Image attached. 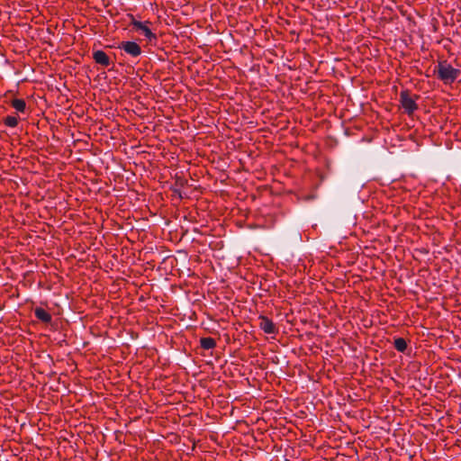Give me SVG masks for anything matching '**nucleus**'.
Instances as JSON below:
<instances>
[{"mask_svg":"<svg viewBox=\"0 0 461 461\" xmlns=\"http://www.w3.org/2000/svg\"><path fill=\"white\" fill-rule=\"evenodd\" d=\"M438 75L442 80L450 83L457 77L458 70L455 69L447 63H441L438 66Z\"/></svg>","mask_w":461,"mask_h":461,"instance_id":"1","label":"nucleus"},{"mask_svg":"<svg viewBox=\"0 0 461 461\" xmlns=\"http://www.w3.org/2000/svg\"><path fill=\"white\" fill-rule=\"evenodd\" d=\"M401 102L402 107L410 113L416 109V104L413 98L410 96L407 93H402Z\"/></svg>","mask_w":461,"mask_h":461,"instance_id":"2","label":"nucleus"},{"mask_svg":"<svg viewBox=\"0 0 461 461\" xmlns=\"http://www.w3.org/2000/svg\"><path fill=\"white\" fill-rule=\"evenodd\" d=\"M122 49L132 56H138L140 53V48L135 42L127 41L122 43Z\"/></svg>","mask_w":461,"mask_h":461,"instance_id":"3","label":"nucleus"},{"mask_svg":"<svg viewBox=\"0 0 461 461\" xmlns=\"http://www.w3.org/2000/svg\"><path fill=\"white\" fill-rule=\"evenodd\" d=\"M259 326L267 333H273L275 330L273 322L265 317L260 319Z\"/></svg>","mask_w":461,"mask_h":461,"instance_id":"4","label":"nucleus"},{"mask_svg":"<svg viewBox=\"0 0 461 461\" xmlns=\"http://www.w3.org/2000/svg\"><path fill=\"white\" fill-rule=\"evenodd\" d=\"M94 59L95 60L101 64V65H104V66H107L109 64V58L107 57V55L102 51V50H97L94 53Z\"/></svg>","mask_w":461,"mask_h":461,"instance_id":"5","label":"nucleus"},{"mask_svg":"<svg viewBox=\"0 0 461 461\" xmlns=\"http://www.w3.org/2000/svg\"><path fill=\"white\" fill-rule=\"evenodd\" d=\"M134 26L141 34H143L148 39L153 38V33L146 25L140 23H135Z\"/></svg>","mask_w":461,"mask_h":461,"instance_id":"6","label":"nucleus"},{"mask_svg":"<svg viewBox=\"0 0 461 461\" xmlns=\"http://www.w3.org/2000/svg\"><path fill=\"white\" fill-rule=\"evenodd\" d=\"M35 315L37 316L38 319L41 320L42 321L48 322L50 321V315L41 308L35 309Z\"/></svg>","mask_w":461,"mask_h":461,"instance_id":"7","label":"nucleus"},{"mask_svg":"<svg viewBox=\"0 0 461 461\" xmlns=\"http://www.w3.org/2000/svg\"><path fill=\"white\" fill-rule=\"evenodd\" d=\"M201 345L205 349H211L215 346V341L211 338H203L201 339Z\"/></svg>","mask_w":461,"mask_h":461,"instance_id":"8","label":"nucleus"},{"mask_svg":"<svg viewBox=\"0 0 461 461\" xmlns=\"http://www.w3.org/2000/svg\"><path fill=\"white\" fill-rule=\"evenodd\" d=\"M12 104L14 108L19 112H23L25 108V102L22 99H15Z\"/></svg>","mask_w":461,"mask_h":461,"instance_id":"9","label":"nucleus"},{"mask_svg":"<svg viewBox=\"0 0 461 461\" xmlns=\"http://www.w3.org/2000/svg\"><path fill=\"white\" fill-rule=\"evenodd\" d=\"M394 345L399 351H403L406 348V342L403 339L401 338L395 339Z\"/></svg>","mask_w":461,"mask_h":461,"instance_id":"10","label":"nucleus"},{"mask_svg":"<svg viewBox=\"0 0 461 461\" xmlns=\"http://www.w3.org/2000/svg\"><path fill=\"white\" fill-rule=\"evenodd\" d=\"M5 123L8 126L14 127L17 124V119L15 117H13V116H8L5 119Z\"/></svg>","mask_w":461,"mask_h":461,"instance_id":"11","label":"nucleus"}]
</instances>
